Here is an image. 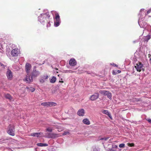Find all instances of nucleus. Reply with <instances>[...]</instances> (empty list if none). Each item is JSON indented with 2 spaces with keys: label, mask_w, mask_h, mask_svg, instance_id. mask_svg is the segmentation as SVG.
Segmentation results:
<instances>
[{
  "label": "nucleus",
  "mask_w": 151,
  "mask_h": 151,
  "mask_svg": "<svg viewBox=\"0 0 151 151\" xmlns=\"http://www.w3.org/2000/svg\"><path fill=\"white\" fill-rule=\"evenodd\" d=\"M145 19H142L140 18H139L138 21V24L140 27L145 29L144 30V32L147 31L148 30L151 29V26L147 24Z\"/></svg>",
  "instance_id": "f03ea898"
},
{
  "label": "nucleus",
  "mask_w": 151,
  "mask_h": 151,
  "mask_svg": "<svg viewBox=\"0 0 151 151\" xmlns=\"http://www.w3.org/2000/svg\"><path fill=\"white\" fill-rule=\"evenodd\" d=\"M6 76L8 79L9 80H11L13 77L12 72L10 70L8 69L6 73Z\"/></svg>",
  "instance_id": "9d476101"
},
{
  "label": "nucleus",
  "mask_w": 151,
  "mask_h": 151,
  "mask_svg": "<svg viewBox=\"0 0 151 151\" xmlns=\"http://www.w3.org/2000/svg\"><path fill=\"white\" fill-rule=\"evenodd\" d=\"M5 98L6 99H9V100H11L12 99V96L9 94H6L5 96Z\"/></svg>",
  "instance_id": "a878e982"
},
{
  "label": "nucleus",
  "mask_w": 151,
  "mask_h": 151,
  "mask_svg": "<svg viewBox=\"0 0 151 151\" xmlns=\"http://www.w3.org/2000/svg\"><path fill=\"white\" fill-rule=\"evenodd\" d=\"M99 93L101 94L104 96H107V97L110 99H111L112 94L109 91L105 90H100L99 91Z\"/></svg>",
  "instance_id": "423d86ee"
},
{
  "label": "nucleus",
  "mask_w": 151,
  "mask_h": 151,
  "mask_svg": "<svg viewBox=\"0 0 151 151\" xmlns=\"http://www.w3.org/2000/svg\"><path fill=\"white\" fill-rule=\"evenodd\" d=\"M143 65L140 62H138L136 64L135 66L136 70L137 71L140 72L141 70L144 71V69L143 68Z\"/></svg>",
  "instance_id": "0eeeda50"
},
{
  "label": "nucleus",
  "mask_w": 151,
  "mask_h": 151,
  "mask_svg": "<svg viewBox=\"0 0 151 151\" xmlns=\"http://www.w3.org/2000/svg\"><path fill=\"white\" fill-rule=\"evenodd\" d=\"M147 121L150 123L151 124V119H147Z\"/></svg>",
  "instance_id": "c9c22d12"
},
{
  "label": "nucleus",
  "mask_w": 151,
  "mask_h": 151,
  "mask_svg": "<svg viewBox=\"0 0 151 151\" xmlns=\"http://www.w3.org/2000/svg\"><path fill=\"white\" fill-rule=\"evenodd\" d=\"M151 12V9L147 11L144 9H141L139 14V18L145 19V17L147 15H148L149 17H150L151 16L150 14Z\"/></svg>",
  "instance_id": "7ed1b4c3"
},
{
  "label": "nucleus",
  "mask_w": 151,
  "mask_h": 151,
  "mask_svg": "<svg viewBox=\"0 0 151 151\" xmlns=\"http://www.w3.org/2000/svg\"><path fill=\"white\" fill-rule=\"evenodd\" d=\"M125 145L124 144H121L119 145V147L120 148H123L124 147Z\"/></svg>",
  "instance_id": "473e14b6"
},
{
  "label": "nucleus",
  "mask_w": 151,
  "mask_h": 151,
  "mask_svg": "<svg viewBox=\"0 0 151 151\" xmlns=\"http://www.w3.org/2000/svg\"><path fill=\"white\" fill-rule=\"evenodd\" d=\"M59 137V134H56L55 133H51L49 135V138H51L53 139H54Z\"/></svg>",
  "instance_id": "2eb2a0df"
},
{
  "label": "nucleus",
  "mask_w": 151,
  "mask_h": 151,
  "mask_svg": "<svg viewBox=\"0 0 151 151\" xmlns=\"http://www.w3.org/2000/svg\"><path fill=\"white\" fill-rule=\"evenodd\" d=\"M26 89H27L28 91L33 92L35 90V88L32 87H27Z\"/></svg>",
  "instance_id": "b1692460"
},
{
  "label": "nucleus",
  "mask_w": 151,
  "mask_h": 151,
  "mask_svg": "<svg viewBox=\"0 0 151 151\" xmlns=\"http://www.w3.org/2000/svg\"><path fill=\"white\" fill-rule=\"evenodd\" d=\"M33 78V77L32 76H30L27 75L26 76L25 80L27 83H29L32 81Z\"/></svg>",
  "instance_id": "4468645a"
},
{
  "label": "nucleus",
  "mask_w": 151,
  "mask_h": 151,
  "mask_svg": "<svg viewBox=\"0 0 151 151\" xmlns=\"http://www.w3.org/2000/svg\"><path fill=\"white\" fill-rule=\"evenodd\" d=\"M56 80V78L55 76H53L50 80V82L51 83H54L55 82Z\"/></svg>",
  "instance_id": "393cba45"
},
{
  "label": "nucleus",
  "mask_w": 151,
  "mask_h": 151,
  "mask_svg": "<svg viewBox=\"0 0 151 151\" xmlns=\"http://www.w3.org/2000/svg\"><path fill=\"white\" fill-rule=\"evenodd\" d=\"M69 134V132H65L62 133L63 135H66Z\"/></svg>",
  "instance_id": "72a5a7b5"
},
{
  "label": "nucleus",
  "mask_w": 151,
  "mask_h": 151,
  "mask_svg": "<svg viewBox=\"0 0 151 151\" xmlns=\"http://www.w3.org/2000/svg\"><path fill=\"white\" fill-rule=\"evenodd\" d=\"M8 139L4 137H1L0 139V144L5 143L7 142Z\"/></svg>",
  "instance_id": "a211bd4d"
},
{
  "label": "nucleus",
  "mask_w": 151,
  "mask_h": 151,
  "mask_svg": "<svg viewBox=\"0 0 151 151\" xmlns=\"http://www.w3.org/2000/svg\"><path fill=\"white\" fill-rule=\"evenodd\" d=\"M149 61L150 63H151V58L150 59Z\"/></svg>",
  "instance_id": "a18cd8bd"
},
{
  "label": "nucleus",
  "mask_w": 151,
  "mask_h": 151,
  "mask_svg": "<svg viewBox=\"0 0 151 151\" xmlns=\"http://www.w3.org/2000/svg\"><path fill=\"white\" fill-rule=\"evenodd\" d=\"M76 64V60L74 58L70 59L69 61V64L71 66H74Z\"/></svg>",
  "instance_id": "dca6fc26"
},
{
  "label": "nucleus",
  "mask_w": 151,
  "mask_h": 151,
  "mask_svg": "<svg viewBox=\"0 0 151 151\" xmlns=\"http://www.w3.org/2000/svg\"><path fill=\"white\" fill-rule=\"evenodd\" d=\"M99 150L96 148H95L93 149V151H99Z\"/></svg>",
  "instance_id": "4c0bfd02"
},
{
  "label": "nucleus",
  "mask_w": 151,
  "mask_h": 151,
  "mask_svg": "<svg viewBox=\"0 0 151 151\" xmlns=\"http://www.w3.org/2000/svg\"><path fill=\"white\" fill-rule=\"evenodd\" d=\"M52 130V129L50 128H48L46 129V131L49 132H51Z\"/></svg>",
  "instance_id": "7c9ffc66"
},
{
  "label": "nucleus",
  "mask_w": 151,
  "mask_h": 151,
  "mask_svg": "<svg viewBox=\"0 0 151 151\" xmlns=\"http://www.w3.org/2000/svg\"><path fill=\"white\" fill-rule=\"evenodd\" d=\"M48 104V102L42 103L41 104V105L44 106H47V107H48L49 106Z\"/></svg>",
  "instance_id": "cd10ccee"
},
{
  "label": "nucleus",
  "mask_w": 151,
  "mask_h": 151,
  "mask_svg": "<svg viewBox=\"0 0 151 151\" xmlns=\"http://www.w3.org/2000/svg\"><path fill=\"white\" fill-rule=\"evenodd\" d=\"M40 74V71L34 68L32 73L31 76L33 78L38 76Z\"/></svg>",
  "instance_id": "1a4fd4ad"
},
{
  "label": "nucleus",
  "mask_w": 151,
  "mask_h": 151,
  "mask_svg": "<svg viewBox=\"0 0 151 151\" xmlns=\"http://www.w3.org/2000/svg\"><path fill=\"white\" fill-rule=\"evenodd\" d=\"M60 22H55L54 25H55V27H57L58 26L60 25Z\"/></svg>",
  "instance_id": "c85d7f7f"
},
{
  "label": "nucleus",
  "mask_w": 151,
  "mask_h": 151,
  "mask_svg": "<svg viewBox=\"0 0 151 151\" xmlns=\"http://www.w3.org/2000/svg\"><path fill=\"white\" fill-rule=\"evenodd\" d=\"M49 106H55L56 105V103L53 102H48Z\"/></svg>",
  "instance_id": "bb28decb"
},
{
  "label": "nucleus",
  "mask_w": 151,
  "mask_h": 151,
  "mask_svg": "<svg viewBox=\"0 0 151 151\" xmlns=\"http://www.w3.org/2000/svg\"><path fill=\"white\" fill-rule=\"evenodd\" d=\"M83 123L86 125H89L90 124V122L89 120L87 118L84 119L83 120Z\"/></svg>",
  "instance_id": "aec40b11"
},
{
  "label": "nucleus",
  "mask_w": 151,
  "mask_h": 151,
  "mask_svg": "<svg viewBox=\"0 0 151 151\" xmlns=\"http://www.w3.org/2000/svg\"><path fill=\"white\" fill-rule=\"evenodd\" d=\"M99 97V94L98 93H95L90 97V99L92 101H94L97 99Z\"/></svg>",
  "instance_id": "9b49d317"
},
{
  "label": "nucleus",
  "mask_w": 151,
  "mask_h": 151,
  "mask_svg": "<svg viewBox=\"0 0 151 151\" xmlns=\"http://www.w3.org/2000/svg\"><path fill=\"white\" fill-rule=\"evenodd\" d=\"M49 12L47 10H44L43 13L40 14L38 17V20L43 25H46L47 28L51 26V21Z\"/></svg>",
  "instance_id": "f257e3e1"
},
{
  "label": "nucleus",
  "mask_w": 151,
  "mask_h": 151,
  "mask_svg": "<svg viewBox=\"0 0 151 151\" xmlns=\"http://www.w3.org/2000/svg\"><path fill=\"white\" fill-rule=\"evenodd\" d=\"M55 22H60V16L58 13L55 14Z\"/></svg>",
  "instance_id": "6ab92c4d"
},
{
  "label": "nucleus",
  "mask_w": 151,
  "mask_h": 151,
  "mask_svg": "<svg viewBox=\"0 0 151 151\" xmlns=\"http://www.w3.org/2000/svg\"><path fill=\"white\" fill-rule=\"evenodd\" d=\"M109 151H116V150L114 149H111Z\"/></svg>",
  "instance_id": "79ce46f5"
},
{
  "label": "nucleus",
  "mask_w": 151,
  "mask_h": 151,
  "mask_svg": "<svg viewBox=\"0 0 151 151\" xmlns=\"http://www.w3.org/2000/svg\"><path fill=\"white\" fill-rule=\"evenodd\" d=\"M110 65H112L114 66L117 67L118 66L117 65L114 63H110Z\"/></svg>",
  "instance_id": "f704fd0d"
},
{
  "label": "nucleus",
  "mask_w": 151,
  "mask_h": 151,
  "mask_svg": "<svg viewBox=\"0 0 151 151\" xmlns=\"http://www.w3.org/2000/svg\"><path fill=\"white\" fill-rule=\"evenodd\" d=\"M118 72L119 73H120L121 72V71L120 70H118Z\"/></svg>",
  "instance_id": "c03bdc74"
},
{
  "label": "nucleus",
  "mask_w": 151,
  "mask_h": 151,
  "mask_svg": "<svg viewBox=\"0 0 151 151\" xmlns=\"http://www.w3.org/2000/svg\"><path fill=\"white\" fill-rule=\"evenodd\" d=\"M139 41L138 40H135L133 41V43H135L136 42H138Z\"/></svg>",
  "instance_id": "ea45409f"
},
{
  "label": "nucleus",
  "mask_w": 151,
  "mask_h": 151,
  "mask_svg": "<svg viewBox=\"0 0 151 151\" xmlns=\"http://www.w3.org/2000/svg\"><path fill=\"white\" fill-rule=\"evenodd\" d=\"M41 134V132L35 133H32L31 134V136L34 137H40L39 136Z\"/></svg>",
  "instance_id": "5701e85b"
},
{
  "label": "nucleus",
  "mask_w": 151,
  "mask_h": 151,
  "mask_svg": "<svg viewBox=\"0 0 151 151\" xmlns=\"http://www.w3.org/2000/svg\"><path fill=\"white\" fill-rule=\"evenodd\" d=\"M0 66H1L4 68L5 67V66L3 64L1 63H0Z\"/></svg>",
  "instance_id": "e433bc0d"
},
{
  "label": "nucleus",
  "mask_w": 151,
  "mask_h": 151,
  "mask_svg": "<svg viewBox=\"0 0 151 151\" xmlns=\"http://www.w3.org/2000/svg\"><path fill=\"white\" fill-rule=\"evenodd\" d=\"M60 81V82H62V83H63V81Z\"/></svg>",
  "instance_id": "49530a36"
},
{
  "label": "nucleus",
  "mask_w": 151,
  "mask_h": 151,
  "mask_svg": "<svg viewBox=\"0 0 151 151\" xmlns=\"http://www.w3.org/2000/svg\"><path fill=\"white\" fill-rule=\"evenodd\" d=\"M68 71H69V72H70V73H72V72H73V71H72L71 70H69Z\"/></svg>",
  "instance_id": "37998d69"
},
{
  "label": "nucleus",
  "mask_w": 151,
  "mask_h": 151,
  "mask_svg": "<svg viewBox=\"0 0 151 151\" xmlns=\"http://www.w3.org/2000/svg\"><path fill=\"white\" fill-rule=\"evenodd\" d=\"M15 131L14 126L13 125H10L8 127L7 133L9 135L14 136L15 135Z\"/></svg>",
  "instance_id": "39448f33"
},
{
  "label": "nucleus",
  "mask_w": 151,
  "mask_h": 151,
  "mask_svg": "<svg viewBox=\"0 0 151 151\" xmlns=\"http://www.w3.org/2000/svg\"><path fill=\"white\" fill-rule=\"evenodd\" d=\"M112 147L113 148H117V146L116 145H113Z\"/></svg>",
  "instance_id": "58836bf2"
},
{
  "label": "nucleus",
  "mask_w": 151,
  "mask_h": 151,
  "mask_svg": "<svg viewBox=\"0 0 151 151\" xmlns=\"http://www.w3.org/2000/svg\"><path fill=\"white\" fill-rule=\"evenodd\" d=\"M3 50L0 47V52L1 53H3Z\"/></svg>",
  "instance_id": "a19ab883"
},
{
  "label": "nucleus",
  "mask_w": 151,
  "mask_h": 151,
  "mask_svg": "<svg viewBox=\"0 0 151 151\" xmlns=\"http://www.w3.org/2000/svg\"><path fill=\"white\" fill-rule=\"evenodd\" d=\"M103 113L107 115L111 119H112V117L109 112L107 110H104Z\"/></svg>",
  "instance_id": "412c9836"
},
{
  "label": "nucleus",
  "mask_w": 151,
  "mask_h": 151,
  "mask_svg": "<svg viewBox=\"0 0 151 151\" xmlns=\"http://www.w3.org/2000/svg\"><path fill=\"white\" fill-rule=\"evenodd\" d=\"M10 47L12 50L11 51V55L13 57L18 56L19 53V50L17 48H16L15 45L13 44H10Z\"/></svg>",
  "instance_id": "20e7f679"
},
{
  "label": "nucleus",
  "mask_w": 151,
  "mask_h": 151,
  "mask_svg": "<svg viewBox=\"0 0 151 151\" xmlns=\"http://www.w3.org/2000/svg\"><path fill=\"white\" fill-rule=\"evenodd\" d=\"M148 31L149 32V33H150V31H151V30H147V31H146L145 32H143V35H147V33H148Z\"/></svg>",
  "instance_id": "2f4dec72"
},
{
  "label": "nucleus",
  "mask_w": 151,
  "mask_h": 151,
  "mask_svg": "<svg viewBox=\"0 0 151 151\" xmlns=\"http://www.w3.org/2000/svg\"><path fill=\"white\" fill-rule=\"evenodd\" d=\"M109 138V137H104L101 138L100 139V140H104V141H106V140H107Z\"/></svg>",
  "instance_id": "c756f323"
},
{
  "label": "nucleus",
  "mask_w": 151,
  "mask_h": 151,
  "mask_svg": "<svg viewBox=\"0 0 151 151\" xmlns=\"http://www.w3.org/2000/svg\"><path fill=\"white\" fill-rule=\"evenodd\" d=\"M150 38V37L149 35V32L148 31L147 35L144 34V37L142 39V40L145 42H147Z\"/></svg>",
  "instance_id": "f8f14e48"
},
{
  "label": "nucleus",
  "mask_w": 151,
  "mask_h": 151,
  "mask_svg": "<svg viewBox=\"0 0 151 151\" xmlns=\"http://www.w3.org/2000/svg\"><path fill=\"white\" fill-rule=\"evenodd\" d=\"M48 78L49 76L47 74L41 76L39 80V81L41 83H43L45 82V81Z\"/></svg>",
  "instance_id": "6e6552de"
},
{
  "label": "nucleus",
  "mask_w": 151,
  "mask_h": 151,
  "mask_svg": "<svg viewBox=\"0 0 151 151\" xmlns=\"http://www.w3.org/2000/svg\"><path fill=\"white\" fill-rule=\"evenodd\" d=\"M31 67V65L30 64L28 63H26L25 65V69L27 73H29Z\"/></svg>",
  "instance_id": "ddd939ff"
},
{
  "label": "nucleus",
  "mask_w": 151,
  "mask_h": 151,
  "mask_svg": "<svg viewBox=\"0 0 151 151\" xmlns=\"http://www.w3.org/2000/svg\"><path fill=\"white\" fill-rule=\"evenodd\" d=\"M37 145L39 147H46L48 146V145L46 143H38Z\"/></svg>",
  "instance_id": "4be33fe9"
},
{
  "label": "nucleus",
  "mask_w": 151,
  "mask_h": 151,
  "mask_svg": "<svg viewBox=\"0 0 151 151\" xmlns=\"http://www.w3.org/2000/svg\"><path fill=\"white\" fill-rule=\"evenodd\" d=\"M85 113L84 110L83 109H81L78 110L77 114L79 116H83Z\"/></svg>",
  "instance_id": "f3484780"
}]
</instances>
